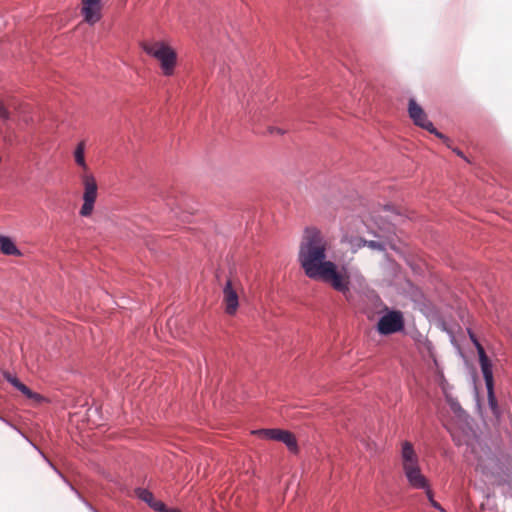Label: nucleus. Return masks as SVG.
Segmentation results:
<instances>
[{
  "label": "nucleus",
  "instance_id": "9",
  "mask_svg": "<svg viewBox=\"0 0 512 512\" xmlns=\"http://www.w3.org/2000/svg\"><path fill=\"white\" fill-rule=\"evenodd\" d=\"M404 474L410 484L415 489H428V481L422 474L420 465L409 466L403 468Z\"/></svg>",
  "mask_w": 512,
  "mask_h": 512
},
{
  "label": "nucleus",
  "instance_id": "2",
  "mask_svg": "<svg viewBox=\"0 0 512 512\" xmlns=\"http://www.w3.org/2000/svg\"><path fill=\"white\" fill-rule=\"evenodd\" d=\"M141 47L146 54L157 59L164 76H172L177 65L176 51L163 41H143Z\"/></svg>",
  "mask_w": 512,
  "mask_h": 512
},
{
  "label": "nucleus",
  "instance_id": "8",
  "mask_svg": "<svg viewBox=\"0 0 512 512\" xmlns=\"http://www.w3.org/2000/svg\"><path fill=\"white\" fill-rule=\"evenodd\" d=\"M101 1L102 0H82L81 14L86 23L94 25L101 19Z\"/></svg>",
  "mask_w": 512,
  "mask_h": 512
},
{
  "label": "nucleus",
  "instance_id": "16",
  "mask_svg": "<svg viewBox=\"0 0 512 512\" xmlns=\"http://www.w3.org/2000/svg\"><path fill=\"white\" fill-rule=\"evenodd\" d=\"M280 429H258L252 431V434L267 440H276Z\"/></svg>",
  "mask_w": 512,
  "mask_h": 512
},
{
  "label": "nucleus",
  "instance_id": "20",
  "mask_svg": "<svg viewBox=\"0 0 512 512\" xmlns=\"http://www.w3.org/2000/svg\"><path fill=\"white\" fill-rule=\"evenodd\" d=\"M150 507L153 508L155 511H159V512H165L167 509L163 502L156 500V499L153 501V503L150 505Z\"/></svg>",
  "mask_w": 512,
  "mask_h": 512
},
{
  "label": "nucleus",
  "instance_id": "10",
  "mask_svg": "<svg viewBox=\"0 0 512 512\" xmlns=\"http://www.w3.org/2000/svg\"><path fill=\"white\" fill-rule=\"evenodd\" d=\"M401 463L402 468H406L409 466H414L419 464V458L418 455L412 445L409 441H403L401 443Z\"/></svg>",
  "mask_w": 512,
  "mask_h": 512
},
{
  "label": "nucleus",
  "instance_id": "13",
  "mask_svg": "<svg viewBox=\"0 0 512 512\" xmlns=\"http://www.w3.org/2000/svg\"><path fill=\"white\" fill-rule=\"evenodd\" d=\"M0 252L5 255L20 256L21 252L13 243V241L5 236L0 235Z\"/></svg>",
  "mask_w": 512,
  "mask_h": 512
},
{
  "label": "nucleus",
  "instance_id": "18",
  "mask_svg": "<svg viewBox=\"0 0 512 512\" xmlns=\"http://www.w3.org/2000/svg\"><path fill=\"white\" fill-rule=\"evenodd\" d=\"M0 118L4 121H8L11 119V112L9 111L7 105L0 99Z\"/></svg>",
  "mask_w": 512,
  "mask_h": 512
},
{
  "label": "nucleus",
  "instance_id": "11",
  "mask_svg": "<svg viewBox=\"0 0 512 512\" xmlns=\"http://www.w3.org/2000/svg\"><path fill=\"white\" fill-rule=\"evenodd\" d=\"M5 379L12 384L16 389L22 392L27 398L40 401L42 396L30 390L26 385L19 381V379L10 373L5 374Z\"/></svg>",
  "mask_w": 512,
  "mask_h": 512
},
{
  "label": "nucleus",
  "instance_id": "14",
  "mask_svg": "<svg viewBox=\"0 0 512 512\" xmlns=\"http://www.w3.org/2000/svg\"><path fill=\"white\" fill-rule=\"evenodd\" d=\"M74 159L76 164L81 167L84 172L88 170V166L85 161V141H81L77 144L74 150Z\"/></svg>",
  "mask_w": 512,
  "mask_h": 512
},
{
  "label": "nucleus",
  "instance_id": "19",
  "mask_svg": "<svg viewBox=\"0 0 512 512\" xmlns=\"http://www.w3.org/2000/svg\"><path fill=\"white\" fill-rule=\"evenodd\" d=\"M470 338L477 349L478 356H479V362L481 363V353L486 355L485 350H484L483 346L480 344V342L477 340V338L475 337L474 334L470 333Z\"/></svg>",
  "mask_w": 512,
  "mask_h": 512
},
{
  "label": "nucleus",
  "instance_id": "6",
  "mask_svg": "<svg viewBox=\"0 0 512 512\" xmlns=\"http://www.w3.org/2000/svg\"><path fill=\"white\" fill-rule=\"evenodd\" d=\"M408 112L410 118L417 126H420L421 128L429 131L430 133L435 134L437 137L441 139L448 140L442 133L438 132L434 128L433 123L428 120L427 115L422 109V107L419 106L414 99L409 100Z\"/></svg>",
  "mask_w": 512,
  "mask_h": 512
},
{
  "label": "nucleus",
  "instance_id": "22",
  "mask_svg": "<svg viewBox=\"0 0 512 512\" xmlns=\"http://www.w3.org/2000/svg\"><path fill=\"white\" fill-rule=\"evenodd\" d=\"M366 246H368L371 249H376V250H382L383 249L382 244L377 242V241H367Z\"/></svg>",
  "mask_w": 512,
  "mask_h": 512
},
{
  "label": "nucleus",
  "instance_id": "3",
  "mask_svg": "<svg viewBox=\"0 0 512 512\" xmlns=\"http://www.w3.org/2000/svg\"><path fill=\"white\" fill-rule=\"evenodd\" d=\"M243 291L240 279L236 276L227 278L223 286V306L228 315H235L239 307V293Z\"/></svg>",
  "mask_w": 512,
  "mask_h": 512
},
{
  "label": "nucleus",
  "instance_id": "17",
  "mask_svg": "<svg viewBox=\"0 0 512 512\" xmlns=\"http://www.w3.org/2000/svg\"><path fill=\"white\" fill-rule=\"evenodd\" d=\"M136 495L144 502H146L149 506L155 500L154 495L147 489L139 488L136 490Z\"/></svg>",
  "mask_w": 512,
  "mask_h": 512
},
{
  "label": "nucleus",
  "instance_id": "23",
  "mask_svg": "<svg viewBox=\"0 0 512 512\" xmlns=\"http://www.w3.org/2000/svg\"><path fill=\"white\" fill-rule=\"evenodd\" d=\"M454 152H455L458 156H460V157H464L463 153H462L460 150L455 149V150H454Z\"/></svg>",
  "mask_w": 512,
  "mask_h": 512
},
{
  "label": "nucleus",
  "instance_id": "7",
  "mask_svg": "<svg viewBox=\"0 0 512 512\" xmlns=\"http://www.w3.org/2000/svg\"><path fill=\"white\" fill-rule=\"evenodd\" d=\"M403 326L404 321L402 313L399 311H390L379 319L377 329L380 334L389 335L402 330Z\"/></svg>",
  "mask_w": 512,
  "mask_h": 512
},
{
  "label": "nucleus",
  "instance_id": "21",
  "mask_svg": "<svg viewBox=\"0 0 512 512\" xmlns=\"http://www.w3.org/2000/svg\"><path fill=\"white\" fill-rule=\"evenodd\" d=\"M426 495L428 496L429 498V501L431 502L432 506L443 511L442 507L440 506V504L438 502H436L434 499H433V494H432V491L428 488L426 489Z\"/></svg>",
  "mask_w": 512,
  "mask_h": 512
},
{
  "label": "nucleus",
  "instance_id": "12",
  "mask_svg": "<svg viewBox=\"0 0 512 512\" xmlns=\"http://www.w3.org/2000/svg\"><path fill=\"white\" fill-rule=\"evenodd\" d=\"M276 440L283 442L291 452L297 453V451H298L297 440L291 432L280 429L279 435L277 436Z\"/></svg>",
  "mask_w": 512,
  "mask_h": 512
},
{
  "label": "nucleus",
  "instance_id": "5",
  "mask_svg": "<svg viewBox=\"0 0 512 512\" xmlns=\"http://www.w3.org/2000/svg\"><path fill=\"white\" fill-rule=\"evenodd\" d=\"M481 371L485 380L486 388H487V397H488V405L495 416L499 415V408L497 399L494 394V380H493V372H492V364L487 357L481 353Z\"/></svg>",
  "mask_w": 512,
  "mask_h": 512
},
{
  "label": "nucleus",
  "instance_id": "1",
  "mask_svg": "<svg viewBox=\"0 0 512 512\" xmlns=\"http://www.w3.org/2000/svg\"><path fill=\"white\" fill-rule=\"evenodd\" d=\"M329 247L328 239L319 229L306 228L298 247V263L308 278L322 281L348 298L350 275L345 268L339 270L334 262L327 260Z\"/></svg>",
  "mask_w": 512,
  "mask_h": 512
},
{
  "label": "nucleus",
  "instance_id": "4",
  "mask_svg": "<svg viewBox=\"0 0 512 512\" xmlns=\"http://www.w3.org/2000/svg\"><path fill=\"white\" fill-rule=\"evenodd\" d=\"M82 183L84 185V193H83V205L80 209V215L84 217H88L91 215L94 209V203L97 198V182L95 177L92 174H83Z\"/></svg>",
  "mask_w": 512,
  "mask_h": 512
},
{
  "label": "nucleus",
  "instance_id": "15",
  "mask_svg": "<svg viewBox=\"0 0 512 512\" xmlns=\"http://www.w3.org/2000/svg\"><path fill=\"white\" fill-rule=\"evenodd\" d=\"M343 242H347L353 253L357 252L362 247L366 246L367 240L361 237H348L343 238Z\"/></svg>",
  "mask_w": 512,
  "mask_h": 512
}]
</instances>
